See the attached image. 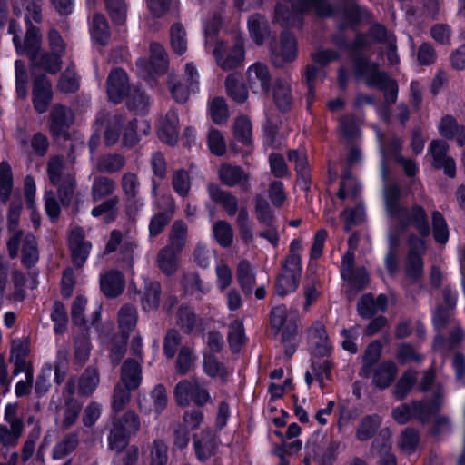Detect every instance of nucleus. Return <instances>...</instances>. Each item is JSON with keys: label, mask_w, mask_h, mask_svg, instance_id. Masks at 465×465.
Listing matches in <instances>:
<instances>
[{"label": "nucleus", "mask_w": 465, "mask_h": 465, "mask_svg": "<svg viewBox=\"0 0 465 465\" xmlns=\"http://www.w3.org/2000/svg\"><path fill=\"white\" fill-rule=\"evenodd\" d=\"M387 300L384 295H379L375 300L372 295H363L358 302L359 313L369 318L380 311H384L386 308Z\"/></svg>", "instance_id": "obj_36"}, {"label": "nucleus", "mask_w": 465, "mask_h": 465, "mask_svg": "<svg viewBox=\"0 0 465 465\" xmlns=\"http://www.w3.org/2000/svg\"><path fill=\"white\" fill-rule=\"evenodd\" d=\"M121 381L127 390H135L142 381V369L136 360H127L124 362L121 371Z\"/></svg>", "instance_id": "obj_33"}, {"label": "nucleus", "mask_w": 465, "mask_h": 465, "mask_svg": "<svg viewBox=\"0 0 465 465\" xmlns=\"http://www.w3.org/2000/svg\"><path fill=\"white\" fill-rule=\"evenodd\" d=\"M150 59H139L136 63L138 74L148 82L153 80L156 76L162 75L167 69V54L163 47L157 44L150 45Z\"/></svg>", "instance_id": "obj_9"}, {"label": "nucleus", "mask_w": 465, "mask_h": 465, "mask_svg": "<svg viewBox=\"0 0 465 465\" xmlns=\"http://www.w3.org/2000/svg\"><path fill=\"white\" fill-rule=\"evenodd\" d=\"M5 420L10 426L0 425V442L5 446H14L17 443L24 430V422L17 416V405L9 403L5 409Z\"/></svg>", "instance_id": "obj_13"}, {"label": "nucleus", "mask_w": 465, "mask_h": 465, "mask_svg": "<svg viewBox=\"0 0 465 465\" xmlns=\"http://www.w3.org/2000/svg\"><path fill=\"white\" fill-rule=\"evenodd\" d=\"M302 267L294 271L292 265L283 264L282 272L277 280L275 292L277 295L283 297L294 292L301 277Z\"/></svg>", "instance_id": "obj_26"}, {"label": "nucleus", "mask_w": 465, "mask_h": 465, "mask_svg": "<svg viewBox=\"0 0 465 465\" xmlns=\"http://www.w3.org/2000/svg\"><path fill=\"white\" fill-rule=\"evenodd\" d=\"M377 138L380 143L381 152L382 155L381 159V175L382 178L385 180L386 178V161L387 159L391 155H395L398 158L399 163L402 165L405 173L408 176H412L415 174V173L418 170L417 164L414 161L404 159L402 157H399L397 155V152L400 149L401 145V142L400 139H396L392 142L391 146H387L385 141L383 140V137L380 132H377Z\"/></svg>", "instance_id": "obj_16"}, {"label": "nucleus", "mask_w": 465, "mask_h": 465, "mask_svg": "<svg viewBox=\"0 0 465 465\" xmlns=\"http://www.w3.org/2000/svg\"><path fill=\"white\" fill-rule=\"evenodd\" d=\"M51 183L58 187V193L63 205H69L73 197L75 180L70 173H64L61 158L52 157L47 166Z\"/></svg>", "instance_id": "obj_8"}, {"label": "nucleus", "mask_w": 465, "mask_h": 465, "mask_svg": "<svg viewBox=\"0 0 465 465\" xmlns=\"http://www.w3.org/2000/svg\"><path fill=\"white\" fill-rule=\"evenodd\" d=\"M119 199L117 197H113L111 199L106 200L102 204L94 207L91 214L95 218H103L105 223H109L113 221L116 214V206L118 204Z\"/></svg>", "instance_id": "obj_53"}, {"label": "nucleus", "mask_w": 465, "mask_h": 465, "mask_svg": "<svg viewBox=\"0 0 465 465\" xmlns=\"http://www.w3.org/2000/svg\"><path fill=\"white\" fill-rule=\"evenodd\" d=\"M297 54L296 40L289 33H283L280 44L272 47V59L276 66H283L292 62Z\"/></svg>", "instance_id": "obj_19"}, {"label": "nucleus", "mask_w": 465, "mask_h": 465, "mask_svg": "<svg viewBox=\"0 0 465 465\" xmlns=\"http://www.w3.org/2000/svg\"><path fill=\"white\" fill-rule=\"evenodd\" d=\"M53 92L49 80L41 75L35 79L33 86V104L38 113H44L47 110L52 100Z\"/></svg>", "instance_id": "obj_25"}, {"label": "nucleus", "mask_w": 465, "mask_h": 465, "mask_svg": "<svg viewBox=\"0 0 465 465\" xmlns=\"http://www.w3.org/2000/svg\"><path fill=\"white\" fill-rule=\"evenodd\" d=\"M187 236V226L182 221H176L170 232V244L168 247L181 252L185 245Z\"/></svg>", "instance_id": "obj_49"}, {"label": "nucleus", "mask_w": 465, "mask_h": 465, "mask_svg": "<svg viewBox=\"0 0 465 465\" xmlns=\"http://www.w3.org/2000/svg\"><path fill=\"white\" fill-rule=\"evenodd\" d=\"M127 84V75L124 70L116 68L111 72L107 79V94L113 103L122 101L128 87Z\"/></svg>", "instance_id": "obj_27"}, {"label": "nucleus", "mask_w": 465, "mask_h": 465, "mask_svg": "<svg viewBox=\"0 0 465 465\" xmlns=\"http://www.w3.org/2000/svg\"><path fill=\"white\" fill-rule=\"evenodd\" d=\"M100 381L97 369L87 368L78 381L79 393L89 395L94 391Z\"/></svg>", "instance_id": "obj_44"}, {"label": "nucleus", "mask_w": 465, "mask_h": 465, "mask_svg": "<svg viewBox=\"0 0 465 465\" xmlns=\"http://www.w3.org/2000/svg\"><path fill=\"white\" fill-rule=\"evenodd\" d=\"M13 188V174L6 162L0 163V201L6 203Z\"/></svg>", "instance_id": "obj_51"}, {"label": "nucleus", "mask_w": 465, "mask_h": 465, "mask_svg": "<svg viewBox=\"0 0 465 465\" xmlns=\"http://www.w3.org/2000/svg\"><path fill=\"white\" fill-rule=\"evenodd\" d=\"M311 9L319 15L332 13L331 6L324 0H280L275 7V20L282 26H298L300 15Z\"/></svg>", "instance_id": "obj_2"}, {"label": "nucleus", "mask_w": 465, "mask_h": 465, "mask_svg": "<svg viewBox=\"0 0 465 465\" xmlns=\"http://www.w3.org/2000/svg\"><path fill=\"white\" fill-rule=\"evenodd\" d=\"M101 289L107 297H116L124 288V280L121 272L112 271L101 276Z\"/></svg>", "instance_id": "obj_34"}, {"label": "nucleus", "mask_w": 465, "mask_h": 465, "mask_svg": "<svg viewBox=\"0 0 465 465\" xmlns=\"http://www.w3.org/2000/svg\"><path fill=\"white\" fill-rule=\"evenodd\" d=\"M340 448V442L328 438L326 434L316 432L306 444L308 455L321 462L331 461Z\"/></svg>", "instance_id": "obj_12"}, {"label": "nucleus", "mask_w": 465, "mask_h": 465, "mask_svg": "<svg viewBox=\"0 0 465 465\" xmlns=\"http://www.w3.org/2000/svg\"><path fill=\"white\" fill-rule=\"evenodd\" d=\"M360 189L361 188L358 182L346 173L341 176V185L337 193V196L342 201L353 200L356 198Z\"/></svg>", "instance_id": "obj_47"}, {"label": "nucleus", "mask_w": 465, "mask_h": 465, "mask_svg": "<svg viewBox=\"0 0 465 465\" xmlns=\"http://www.w3.org/2000/svg\"><path fill=\"white\" fill-rule=\"evenodd\" d=\"M409 248L406 272L409 277L416 279L423 272L422 255L426 252V244L423 239L411 236L409 238Z\"/></svg>", "instance_id": "obj_17"}, {"label": "nucleus", "mask_w": 465, "mask_h": 465, "mask_svg": "<svg viewBox=\"0 0 465 465\" xmlns=\"http://www.w3.org/2000/svg\"><path fill=\"white\" fill-rule=\"evenodd\" d=\"M381 425V419L377 415H370L364 417L356 431V437L361 441H365L371 439Z\"/></svg>", "instance_id": "obj_45"}, {"label": "nucleus", "mask_w": 465, "mask_h": 465, "mask_svg": "<svg viewBox=\"0 0 465 465\" xmlns=\"http://www.w3.org/2000/svg\"><path fill=\"white\" fill-rule=\"evenodd\" d=\"M178 115L175 111L168 112L158 123L159 138L167 144H174L178 140Z\"/></svg>", "instance_id": "obj_28"}, {"label": "nucleus", "mask_w": 465, "mask_h": 465, "mask_svg": "<svg viewBox=\"0 0 465 465\" xmlns=\"http://www.w3.org/2000/svg\"><path fill=\"white\" fill-rule=\"evenodd\" d=\"M326 74L322 67H316L315 65H308L305 70V76L308 85V104H312L313 95H314V88L318 82H322L325 77Z\"/></svg>", "instance_id": "obj_57"}, {"label": "nucleus", "mask_w": 465, "mask_h": 465, "mask_svg": "<svg viewBox=\"0 0 465 465\" xmlns=\"http://www.w3.org/2000/svg\"><path fill=\"white\" fill-rule=\"evenodd\" d=\"M355 69L357 74L361 77L371 87H376L385 92L387 101L393 103L396 100L398 86L395 81L379 71L376 63H371L361 58L356 64Z\"/></svg>", "instance_id": "obj_5"}, {"label": "nucleus", "mask_w": 465, "mask_h": 465, "mask_svg": "<svg viewBox=\"0 0 465 465\" xmlns=\"http://www.w3.org/2000/svg\"><path fill=\"white\" fill-rule=\"evenodd\" d=\"M203 371L212 378H218L226 381L231 375L232 371L219 362L217 358L211 353H205L203 356Z\"/></svg>", "instance_id": "obj_37"}, {"label": "nucleus", "mask_w": 465, "mask_h": 465, "mask_svg": "<svg viewBox=\"0 0 465 465\" xmlns=\"http://www.w3.org/2000/svg\"><path fill=\"white\" fill-rule=\"evenodd\" d=\"M160 302V284L156 282H150L142 296L141 302L144 311H154Z\"/></svg>", "instance_id": "obj_48"}, {"label": "nucleus", "mask_w": 465, "mask_h": 465, "mask_svg": "<svg viewBox=\"0 0 465 465\" xmlns=\"http://www.w3.org/2000/svg\"><path fill=\"white\" fill-rule=\"evenodd\" d=\"M89 30L94 42L98 45H106L110 39V30L105 17L95 14L90 21Z\"/></svg>", "instance_id": "obj_35"}, {"label": "nucleus", "mask_w": 465, "mask_h": 465, "mask_svg": "<svg viewBox=\"0 0 465 465\" xmlns=\"http://www.w3.org/2000/svg\"><path fill=\"white\" fill-rule=\"evenodd\" d=\"M272 96L275 104L282 111L288 110L292 104L290 83L287 80H278L273 86Z\"/></svg>", "instance_id": "obj_39"}, {"label": "nucleus", "mask_w": 465, "mask_h": 465, "mask_svg": "<svg viewBox=\"0 0 465 465\" xmlns=\"http://www.w3.org/2000/svg\"><path fill=\"white\" fill-rule=\"evenodd\" d=\"M184 76L187 85L183 84H174L173 76H169V86L173 98L179 103H184L188 100L191 94L198 91L199 74L195 66L192 63L185 65Z\"/></svg>", "instance_id": "obj_15"}, {"label": "nucleus", "mask_w": 465, "mask_h": 465, "mask_svg": "<svg viewBox=\"0 0 465 465\" xmlns=\"http://www.w3.org/2000/svg\"><path fill=\"white\" fill-rule=\"evenodd\" d=\"M49 46L52 54H44L40 56V68L51 74H56L61 68V55L64 50V43L55 30L48 34Z\"/></svg>", "instance_id": "obj_14"}, {"label": "nucleus", "mask_w": 465, "mask_h": 465, "mask_svg": "<svg viewBox=\"0 0 465 465\" xmlns=\"http://www.w3.org/2000/svg\"><path fill=\"white\" fill-rule=\"evenodd\" d=\"M397 371L398 370L394 362L385 361L381 363L374 371V384L381 389L389 387L395 379Z\"/></svg>", "instance_id": "obj_40"}, {"label": "nucleus", "mask_w": 465, "mask_h": 465, "mask_svg": "<svg viewBox=\"0 0 465 465\" xmlns=\"http://www.w3.org/2000/svg\"><path fill=\"white\" fill-rule=\"evenodd\" d=\"M247 84L254 94H267L271 84V74L268 67L262 63H254L249 66Z\"/></svg>", "instance_id": "obj_22"}, {"label": "nucleus", "mask_w": 465, "mask_h": 465, "mask_svg": "<svg viewBox=\"0 0 465 465\" xmlns=\"http://www.w3.org/2000/svg\"><path fill=\"white\" fill-rule=\"evenodd\" d=\"M221 26L220 16L214 15L210 22L204 23L205 47L213 46V54L219 66L223 69H231L242 63L244 57L242 44L237 42L230 52L224 47V44L216 41V34Z\"/></svg>", "instance_id": "obj_4"}, {"label": "nucleus", "mask_w": 465, "mask_h": 465, "mask_svg": "<svg viewBox=\"0 0 465 465\" xmlns=\"http://www.w3.org/2000/svg\"><path fill=\"white\" fill-rule=\"evenodd\" d=\"M25 12V20L27 25V32L23 43L19 42L18 35H15L13 42L15 45L16 51L19 54H26L30 57L34 66L40 67V57H38V51L41 44V35L39 29L32 25L31 21L32 14Z\"/></svg>", "instance_id": "obj_10"}, {"label": "nucleus", "mask_w": 465, "mask_h": 465, "mask_svg": "<svg viewBox=\"0 0 465 465\" xmlns=\"http://www.w3.org/2000/svg\"><path fill=\"white\" fill-rule=\"evenodd\" d=\"M308 340L315 357H325L331 352L332 346L322 322H316L312 325L308 331Z\"/></svg>", "instance_id": "obj_21"}, {"label": "nucleus", "mask_w": 465, "mask_h": 465, "mask_svg": "<svg viewBox=\"0 0 465 465\" xmlns=\"http://www.w3.org/2000/svg\"><path fill=\"white\" fill-rule=\"evenodd\" d=\"M384 200L388 214L401 227L412 225L419 233L425 237L430 232L429 220L425 210L414 205L411 212L400 203V188L396 185H385Z\"/></svg>", "instance_id": "obj_1"}, {"label": "nucleus", "mask_w": 465, "mask_h": 465, "mask_svg": "<svg viewBox=\"0 0 465 465\" xmlns=\"http://www.w3.org/2000/svg\"><path fill=\"white\" fill-rule=\"evenodd\" d=\"M114 181L107 177H98L94 179L92 186L94 201H98L104 196L110 195L114 191Z\"/></svg>", "instance_id": "obj_62"}, {"label": "nucleus", "mask_w": 465, "mask_h": 465, "mask_svg": "<svg viewBox=\"0 0 465 465\" xmlns=\"http://www.w3.org/2000/svg\"><path fill=\"white\" fill-rule=\"evenodd\" d=\"M213 234L221 246L229 247L232 245L233 231L228 223L224 221L215 223L213 226Z\"/></svg>", "instance_id": "obj_52"}, {"label": "nucleus", "mask_w": 465, "mask_h": 465, "mask_svg": "<svg viewBox=\"0 0 465 465\" xmlns=\"http://www.w3.org/2000/svg\"><path fill=\"white\" fill-rule=\"evenodd\" d=\"M181 252L165 247L158 254V265L160 269L167 275L175 272L178 267L177 256Z\"/></svg>", "instance_id": "obj_43"}, {"label": "nucleus", "mask_w": 465, "mask_h": 465, "mask_svg": "<svg viewBox=\"0 0 465 465\" xmlns=\"http://www.w3.org/2000/svg\"><path fill=\"white\" fill-rule=\"evenodd\" d=\"M42 0H20L14 3V12L18 15L24 11L32 14V18L35 22L41 21V5Z\"/></svg>", "instance_id": "obj_58"}, {"label": "nucleus", "mask_w": 465, "mask_h": 465, "mask_svg": "<svg viewBox=\"0 0 465 465\" xmlns=\"http://www.w3.org/2000/svg\"><path fill=\"white\" fill-rule=\"evenodd\" d=\"M438 130L441 136L456 141L459 146L465 145V127L452 115L443 116L438 124Z\"/></svg>", "instance_id": "obj_29"}, {"label": "nucleus", "mask_w": 465, "mask_h": 465, "mask_svg": "<svg viewBox=\"0 0 465 465\" xmlns=\"http://www.w3.org/2000/svg\"><path fill=\"white\" fill-rule=\"evenodd\" d=\"M195 381L196 380H183L176 384L174 398L179 406L186 407L193 402Z\"/></svg>", "instance_id": "obj_41"}, {"label": "nucleus", "mask_w": 465, "mask_h": 465, "mask_svg": "<svg viewBox=\"0 0 465 465\" xmlns=\"http://www.w3.org/2000/svg\"><path fill=\"white\" fill-rule=\"evenodd\" d=\"M254 211L257 220L263 225L272 226L274 223V213L266 199L262 195L254 198Z\"/></svg>", "instance_id": "obj_46"}, {"label": "nucleus", "mask_w": 465, "mask_h": 465, "mask_svg": "<svg viewBox=\"0 0 465 465\" xmlns=\"http://www.w3.org/2000/svg\"><path fill=\"white\" fill-rule=\"evenodd\" d=\"M225 87L228 95H230L235 102L242 103L247 99L248 92L240 83L237 75H229L225 81Z\"/></svg>", "instance_id": "obj_56"}, {"label": "nucleus", "mask_w": 465, "mask_h": 465, "mask_svg": "<svg viewBox=\"0 0 465 465\" xmlns=\"http://www.w3.org/2000/svg\"><path fill=\"white\" fill-rule=\"evenodd\" d=\"M416 381L417 373L415 371L409 370L406 372H404L394 388V396L399 400L403 399L411 391V387L416 382Z\"/></svg>", "instance_id": "obj_64"}, {"label": "nucleus", "mask_w": 465, "mask_h": 465, "mask_svg": "<svg viewBox=\"0 0 465 465\" xmlns=\"http://www.w3.org/2000/svg\"><path fill=\"white\" fill-rule=\"evenodd\" d=\"M237 279L243 292H252L255 284V272L248 261L240 262L237 268Z\"/></svg>", "instance_id": "obj_42"}, {"label": "nucleus", "mask_w": 465, "mask_h": 465, "mask_svg": "<svg viewBox=\"0 0 465 465\" xmlns=\"http://www.w3.org/2000/svg\"><path fill=\"white\" fill-rule=\"evenodd\" d=\"M193 446L198 460H206L214 454L217 448L215 434L209 430H203L200 436H194Z\"/></svg>", "instance_id": "obj_30"}, {"label": "nucleus", "mask_w": 465, "mask_h": 465, "mask_svg": "<svg viewBox=\"0 0 465 465\" xmlns=\"http://www.w3.org/2000/svg\"><path fill=\"white\" fill-rule=\"evenodd\" d=\"M38 260V250L35 238L27 234L24 238L22 248V262L26 266L35 264Z\"/></svg>", "instance_id": "obj_59"}, {"label": "nucleus", "mask_w": 465, "mask_h": 465, "mask_svg": "<svg viewBox=\"0 0 465 465\" xmlns=\"http://www.w3.org/2000/svg\"><path fill=\"white\" fill-rule=\"evenodd\" d=\"M297 312H288L285 305H278L272 310L271 324L282 334L283 343L292 342L297 333Z\"/></svg>", "instance_id": "obj_11"}, {"label": "nucleus", "mask_w": 465, "mask_h": 465, "mask_svg": "<svg viewBox=\"0 0 465 465\" xmlns=\"http://www.w3.org/2000/svg\"><path fill=\"white\" fill-rule=\"evenodd\" d=\"M170 42L176 54H183L187 50L186 32L182 25L175 24L171 27Z\"/></svg>", "instance_id": "obj_50"}, {"label": "nucleus", "mask_w": 465, "mask_h": 465, "mask_svg": "<svg viewBox=\"0 0 465 465\" xmlns=\"http://www.w3.org/2000/svg\"><path fill=\"white\" fill-rule=\"evenodd\" d=\"M449 145L446 142L434 140L430 144V153L433 159V165L436 168L442 169L450 177L456 174V164L453 158L448 154Z\"/></svg>", "instance_id": "obj_18"}, {"label": "nucleus", "mask_w": 465, "mask_h": 465, "mask_svg": "<svg viewBox=\"0 0 465 465\" xmlns=\"http://www.w3.org/2000/svg\"><path fill=\"white\" fill-rule=\"evenodd\" d=\"M69 247L72 252L73 262L78 267L83 266L92 249V243L84 239L83 229L75 227L71 230Z\"/></svg>", "instance_id": "obj_20"}, {"label": "nucleus", "mask_w": 465, "mask_h": 465, "mask_svg": "<svg viewBox=\"0 0 465 465\" xmlns=\"http://www.w3.org/2000/svg\"><path fill=\"white\" fill-rule=\"evenodd\" d=\"M444 397L441 389L436 391L432 401L417 402L411 404H401L392 410L391 415L394 420L399 424H404L413 418L425 420L430 414L437 411L443 404Z\"/></svg>", "instance_id": "obj_6"}, {"label": "nucleus", "mask_w": 465, "mask_h": 465, "mask_svg": "<svg viewBox=\"0 0 465 465\" xmlns=\"http://www.w3.org/2000/svg\"><path fill=\"white\" fill-rule=\"evenodd\" d=\"M125 164L123 156L117 154H110L99 159L96 168L102 173H114L121 170Z\"/></svg>", "instance_id": "obj_61"}, {"label": "nucleus", "mask_w": 465, "mask_h": 465, "mask_svg": "<svg viewBox=\"0 0 465 465\" xmlns=\"http://www.w3.org/2000/svg\"><path fill=\"white\" fill-rule=\"evenodd\" d=\"M233 132L235 137L243 144L249 145L252 142V125L245 116H240L235 120Z\"/></svg>", "instance_id": "obj_63"}, {"label": "nucleus", "mask_w": 465, "mask_h": 465, "mask_svg": "<svg viewBox=\"0 0 465 465\" xmlns=\"http://www.w3.org/2000/svg\"><path fill=\"white\" fill-rule=\"evenodd\" d=\"M140 429L138 416L128 411L121 419L114 421L113 428L108 436V445L111 450L120 452L128 443L131 435L135 434Z\"/></svg>", "instance_id": "obj_7"}, {"label": "nucleus", "mask_w": 465, "mask_h": 465, "mask_svg": "<svg viewBox=\"0 0 465 465\" xmlns=\"http://www.w3.org/2000/svg\"><path fill=\"white\" fill-rule=\"evenodd\" d=\"M121 186L124 193L133 201L128 205L127 213L129 215H134L138 210L143 206V201L138 198L140 182L134 173H125L121 181Z\"/></svg>", "instance_id": "obj_24"}, {"label": "nucleus", "mask_w": 465, "mask_h": 465, "mask_svg": "<svg viewBox=\"0 0 465 465\" xmlns=\"http://www.w3.org/2000/svg\"><path fill=\"white\" fill-rule=\"evenodd\" d=\"M220 180L228 186L239 185L243 191L250 190V175L241 167L223 163L218 170Z\"/></svg>", "instance_id": "obj_23"}, {"label": "nucleus", "mask_w": 465, "mask_h": 465, "mask_svg": "<svg viewBox=\"0 0 465 465\" xmlns=\"http://www.w3.org/2000/svg\"><path fill=\"white\" fill-rule=\"evenodd\" d=\"M150 130L151 125L146 119H133L124 124L123 117L116 114L108 123L104 139L108 145H113L118 142L123 131V144L132 147L139 142L141 136L147 135Z\"/></svg>", "instance_id": "obj_3"}, {"label": "nucleus", "mask_w": 465, "mask_h": 465, "mask_svg": "<svg viewBox=\"0 0 465 465\" xmlns=\"http://www.w3.org/2000/svg\"><path fill=\"white\" fill-rule=\"evenodd\" d=\"M211 198L223 204L229 215H234L238 208V200L231 193L223 191L218 185L211 184L208 187Z\"/></svg>", "instance_id": "obj_38"}, {"label": "nucleus", "mask_w": 465, "mask_h": 465, "mask_svg": "<svg viewBox=\"0 0 465 465\" xmlns=\"http://www.w3.org/2000/svg\"><path fill=\"white\" fill-rule=\"evenodd\" d=\"M73 121L74 114L69 108L55 104L51 112L50 130L54 135H60L65 132Z\"/></svg>", "instance_id": "obj_31"}, {"label": "nucleus", "mask_w": 465, "mask_h": 465, "mask_svg": "<svg viewBox=\"0 0 465 465\" xmlns=\"http://www.w3.org/2000/svg\"><path fill=\"white\" fill-rule=\"evenodd\" d=\"M332 364L327 358H314L312 361V371L305 373V381L311 385L315 379L320 386H324V381L331 379Z\"/></svg>", "instance_id": "obj_32"}, {"label": "nucleus", "mask_w": 465, "mask_h": 465, "mask_svg": "<svg viewBox=\"0 0 465 465\" xmlns=\"http://www.w3.org/2000/svg\"><path fill=\"white\" fill-rule=\"evenodd\" d=\"M433 236L437 242L445 244L449 240V228L443 215L434 211L431 214Z\"/></svg>", "instance_id": "obj_55"}, {"label": "nucleus", "mask_w": 465, "mask_h": 465, "mask_svg": "<svg viewBox=\"0 0 465 465\" xmlns=\"http://www.w3.org/2000/svg\"><path fill=\"white\" fill-rule=\"evenodd\" d=\"M136 322V310L131 306H123L118 313L119 327L123 334H128L135 327Z\"/></svg>", "instance_id": "obj_54"}, {"label": "nucleus", "mask_w": 465, "mask_h": 465, "mask_svg": "<svg viewBox=\"0 0 465 465\" xmlns=\"http://www.w3.org/2000/svg\"><path fill=\"white\" fill-rule=\"evenodd\" d=\"M250 35L257 45H262L267 34V25L264 19L258 15H252L248 20Z\"/></svg>", "instance_id": "obj_60"}]
</instances>
